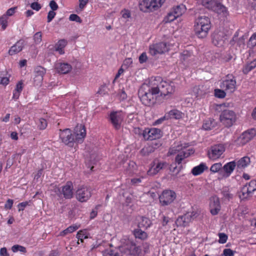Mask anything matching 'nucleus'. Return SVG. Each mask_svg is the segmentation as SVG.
<instances>
[{
	"label": "nucleus",
	"mask_w": 256,
	"mask_h": 256,
	"mask_svg": "<svg viewBox=\"0 0 256 256\" xmlns=\"http://www.w3.org/2000/svg\"><path fill=\"white\" fill-rule=\"evenodd\" d=\"M30 8L36 11H38L42 8L41 5L37 2H33L30 4Z\"/></svg>",
	"instance_id": "nucleus-56"
},
{
	"label": "nucleus",
	"mask_w": 256,
	"mask_h": 256,
	"mask_svg": "<svg viewBox=\"0 0 256 256\" xmlns=\"http://www.w3.org/2000/svg\"><path fill=\"white\" fill-rule=\"evenodd\" d=\"M210 170L214 173L219 172L220 174L222 172V168L221 163H216L212 166Z\"/></svg>",
	"instance_id": "nucleus-40"
},
{
	"label": "nucleus",
	"mask_w": 256,
	"mask_h": 256,
	"mask_svg": "<svg viewBox=\"0 0 256 256\" xmlns=\"http://www.w3.org/2000/svg\"><path fill=\"white\" fill-rule=\"evenodd\" d=\"M68 42L64 39H62L58 41L55 44V50L58 52L60 54H64V48L66 46Z\"/></svg>",
	"instance_id": "nucleus-30"
},
{
	"label": "nucleus",
	"mask_w": 256,
	"mask_h": 256,
	"mask_svg": "<svg viewBox=\"0 0 256 256\" xmlns=\"http://www.w3.org/2000/svg\"><path fill=\"white\" fill-rule=\"evenodd\" d=\"M188 147L187 144H185L184 146H182V144L178 145L176 146H174L170 148L168 151V154L170 155H172L176 154L177 152H180L182 149H185Z\"/></svg>",
	"instance_id": "nucleus-38"
},
{
	"label": "nucleus",
	"mask_w": 256,
	"mask_h": 256,
	"mask_svg": "<svg viewBox=\"0 0 256 256\" xmlns=\"http://www.w3.org/2000/svg\"><path fill=\"white\" fill-rule=\"evenodd\" d=\"M177 17L172 12H170L167 16L164 18L163 22L164 23L170 22L176 20Z\"/></svg>",
	"instance_id": "nucleus-42"
},
{
	"label": "nucleus",
	"mask_w": 256,
	"mask_h": 256,
	"mask_svg": "<svg viewBox=\"0 0 256 256\" xmlns=\"http://www.w3.org/2000/svg\"><path fill=\"white\" fill-rule=\"evenodd\" d=\"M56 14V12L53 10H50L48 15V22H50L52 19L54 18Z\"/></svg>",
	"instance_id": "nucleus-59"
},
{
	"label": "nucleus",
	"mask_w": 256,
	"mask_h": 256,
	"mask_svg": "<svg viewBox=\"0 0 256 256\" xmlns=\"http://www.w3.org/2000/svg\"><path fill=\"white\" fill-rule=\"evenodd\" d=\"M60 138L62 142L70 147H73L76 142L71 130L69 128H66L63 130H60Z\"/></svg>",
	"instance_id": "nucleus-10"
},
{
	"label": "nucleus",
	"mask_w": 256,
	"mask_h": 256,
	"mask_svg": "<svg viewBox=\"0 0 256 256\" xmlns=\"http://www.w3.org/2000/svg\"><path fill=\"white\" fill-rule=\"evenodd\" d=\"M225 40L226 38L222 32H215L212 35V42L214 45L218 47L223 46Z\"/></svg>",
	"instance_id": "nucleus-22"
},
{
	"label": "nucleus",
	"mask_w": 256,
	"mask_h": 256,
	"mask_svg": "<svg viewBox=\"0 0 256 256\" xmlns=\"http://www.w3.org/2000/svg\"><path fill=\"white\" fill-rule=\"evenodd\" d=\"M247 45L250 48H253L256 46V36L254 34L250 38Z\"/></svg>",
	"instance_id": "nucleus-48"
},
{
	"label": "nucleus",
	"mask_w": 256,
	"mask_h": 256,
	"mask_svg": "<svg viewBox=\"0 0 256 256\" xmlns=\"http://www.w3.org/2000/svg\"><path fill=\"white\" fill-rule=\"evenodd\" d=\"M165 0H141L139 8L144 12H148L156 10L162 6Z\"/></svg>",
	"instance_id": "nucleus-3"
},
{
	"label": "nucleus",
	"mask_w": 256,
	"mask_h": 256,
	"mask_svg": "<svg viewBox=\"0 0 256 256\" xmlns=\"http://www.w3.org/2000/svg\"><path fill=\"white\" fill-rule=\"evenodd\" d=\"M8 18L6 16H2L0 17V26H2V30H4L8 26Z\"/></svg>",
	"instance_id": "nucleus-43"
},
{
	"label": "nucleus",
	"mask_w": 256,
	"mask_h": 256,
	"mask_svg": "<svg viewBox=\"0 0 256 256\" xmlns=\"http://www.w3.org/2000/svg\"><path fill=\"white\" fill-rule=\"evenodd\" d=\"M222 194L223 196V198L225 200H230L233 197V195L230 192L228 188H222Z\"/></svg>",
	"instance_id": "nucleus-41"
},
{
	"label": "nucleus",
	"mask_w": 256,
	"mask_h": 256,
	"mask_svg": "<svg viewBox=\"0 0 256 256\" xmlns=\"http://www.w3.org/2000/svg\"><path fill=\"white\" fill-rule=\"evenodd\" d=\"M76 238L78 240H80L82 242L84 239L88 238L86 231V230H80L76 234Z\"/></svg>",
	"instance_id": "nucleus-44"
},
{
	"label": "nucleus",
	"mask_w": 256,
	"mask_h": 256,
	"mask_svg": "<svg viewBox=\"0 0 256 256\" xmlns=\"http://www.w3.org/2000/svg\"><path fill=\"white\" fill-rule=\"evenodd\" d=\"M256 135V130L254 128L244 132L235 140L234 144L238 146H242L252 140Z\"/></svg>",
	"instance_id": "nucleus-8"
},
{
	"label": "nucleus",
	"mask_w": 256,
	"mask_h": 256,
	"mask_svg": "<svg viewBox=\"0 0 256 256\" xmlns=\"http://www.w3.org/2000/svg\"><path fill=\"white\" fill-rule=\"evenodd\" d=\"M256 67V60H254L250 62H248L243 68L242 72L244 74H247L250 71Z\"/></svg>",
	"instance_id": "nucleus-35"
},
{
	"label": "nucleus",
	"mask_w": 256,
	"mask_h": 256,
	"mask_svg": "<svg viewBox=\"0 0 256 256\" xmlns=\"http://www.w3.org/2000/svg\"><path fill=\"white\" fill-rule=\"evenodd\" d=\"M120 247L117 248H110L105 250L103 252L104 256H121L120 252Z\"/></svg>",
	"instance_id": "nucleus-29"
},
{
	"label": "nucleus",
	"mask_w": 256,
	"mask_h": 256,
	"mask_svg": "<svg viewBox=\"0 0 256 256\" xmlns=\"http://www.w3.org/2000/svg\"><path fill=\"white\" fill-rule=\"evenodd\" d=\"M218 236V242L220 244H224L228 240V236L226 234H225L224 233H219Z\"/></svg>",
	"instance_id": "nucleus-51"
},
{
	"label": "nucleus",
	"mask_w": 256,
	"mask_h": 256,
	"mask_svg": "<svg viewBox=\"0 0 256 256\" xmlns=\"http://www.w3.org/2000/svg\"><path fill=\"white\" fill-rule=\"evenodd\" d=\"M74 134L76 142H82L86 136V130L84 126L82 124H78L74 128Z\"/></svg>",
	"instance_id": "nucleus-18"
},
{
	"label": "nucleus",
	"mask_w": 256,
	"mask_h": 256,
	"mask_svg": "<svg viewBox=\"0 0 256 256\" xmlns=\"http://www.w3.org/2000/svg\"><path fill=\"white\" fill-rule=\"evenodd\" d=\"M220 120L225 126H232L236 121L235 112L229 110H224L220 115Z\"/></svg>",
	"instance_id": "nucleus-6"
},
{
	"label": "nucleus",
	"mask_w": 256,
	"mask_h": 256,
	"mask_svg": "<svg viewBox=\"0 0 256 256\" xmlns=\"http://www.w3.org/2000/svg\"><path fill=\"white\" fill-rule=\"evenodd\" d=\"M98 94L101 96H104L106 94H108V91L106 90V85H102L100 88L99 90H98Z\"/></svg>",
	"instance_id": "nucleus-57"
},
{
	"label": "nucleus",
	"mask_w": 256,
	"mask_h": 256,
	"mask_svg": "<svg viewBox=\"0 0 256 256\" xmlns=\"http://www.w3.org/2000/svg\"><path fill=\"white\" fill-rule=\"evenodd\" d=\"M12 250L14 252L20 251L24 253L26 252V248L19 245H14L12 246Z\"/></svg>",
	"instance_id": "nucleus-49"
},
{
	"label": "nucleus",
	"mask_w": 256,
	"mask_h": 256,
	"mask_svg": "<svg viewBox=\"0 0 256 256\" xmlns=\"http://www.w3.org/2000/svg\"><path fill=\"white\" fill-rule=\"evenodd\" d=\"M110 122L116 130L120 129L122 121V116L120 112H114L110 115Z\"/></svg>",
	"instance_id": "nucleus-17"
},
{
	"label": "nucleus",
	"mask_w": 256,
	"mask_h": 256,
	"mask_svg": "<svg viewBox=\"0 0 256 256\" xmlns=\"http://www.w3.org/2000/svg\"><path fill=\"white\" fill-rule=\"evenodd\" d=\"M216 0H202V4L206 8L212 10L216 4Z\"/></svg>",
	"instance_id": "nucleus-39"
},
{
	"label": "nucleus",
	"mask_w": 256,
	"mask_h": 256,
	"mask_svg": "<svg viewBox=\"0 0 256 256\" xmlns=\"http://www.w3.org/2000/svg\"><path fill=\"white\" fill-rule=\"evenodd\" d=\"M55 68L58 72L66 74L71 70L72 66L67 62H58L55 64Z\"/></svg>",
	"instance_id": "nucleus-21"
},
{
	"label": "nucleus",
	"mask_w": 256,
	"mask_h": 256,
	"mask_svg": "<svg viewBox=\"0 0 256 256\" xmlns=\"http://www.w3.org/2000/svg\"><path fill=\"white\" fill-rule=\"evenodd\" d=\"M234 252L230 248H226L223 250V255L224 256H234Z\"/></svg>",
	"instance_id": "nucleus-55"
},
{
	"label": "nucleus",
	"mask_w": 256,
	"mask_h": 256,
	"mask_svg": "<svg viewBox=\"0 0 256 256\" xmlns=\"http://www.w3.org/2000/svg\"><path fill=\"white\" fill-rule=\"evenodd\" d=\"M24 47V40H20L12 46L8 50L10 55H14L21 52Z\"/></svg>",
	"instance_id": "nucleus-25"
},
{
	"label": "nucleus",
	"mask_w": 256,
	"mask_h": 256,
	"mask_svg": "<svg viewBox=\"0 0 256 256\" xmlns=\"http://www.w3.org/2000/svg\"><path fill=\"white\" fill-rule=\"evenodd\" d=\"M197 213L195 212H188L182 216H179L175 223L178 227H186L195 218L197 217Z\"/></svg>",
	"instance_id": "nucleus-7"
},
{
	"label": "nucleus",
	"mask_w": 256,
	"mask_h": 256,
	"mask_svg": "<svg viewBox=\"0 0 256 256\" xmlns=\"http://www.w3.org/2000/svg\"><path fill=\"white\" fill-rule=\"evenodd\" d=\"M224 151L225 148L222 144H219L212 146L208 152V157L210 160H217Z\"/></svg>",
	"instance_id": "nucleus-13"
},
{
	"label": "nucleus",
	"mask_w": 256,
	"mask_h": 256,
	"mask_svg": "<svg viewBox=\"0 0 256 256\" xmlns=\"http://www.w3.org/2000/svg\"><path fill=\"white\" fill-rule=\"evenodd\" d=\"M168 120V117L166 116V114L164 116H162V117L158 119L157 120H156L154 122V124L156 125V124H160L164 120Z\"/></svg>",
	"instance_id": "nucleus-60"
},
{
	"label": "nucleus",
	"mask_w": 256,
	"mask_h": 256,
	"mask_svg": "<svg viewBox=\"0 0 256 256\" xmlns=\"http://www.w3.org/2000/svg\"><path fill=\"white\" fill-rule=\"evenodd\" d=\"M92 196L90 188L86 186H82L76 191V198L80 202H86Z\"/></svg>",
	"instance_id": "nucleus-12"
},
{
	"label": "nucleus",
	"mask_w": 256,
	"mask_h": 256,
	"mask_svg": "<svg viewBox=\"0 0 256 256\" xmlns=\"http://www.w3.org/2000/svg\"><path fill=\"white\" fill-rule=\"evenodd\" d=\"M194 152V150L192 148L188 150L182 149L180 152H178V154L176 156V162L178 164H180L182 160H184L186 158H188L191 154H193Z\"/></svg>",
	"instance_id": "nucleus-20"
},
{
	"label": "nucleus",
	"mask_w": 256,
	"mask_h": 256,
	"mask_svg": "<svg viewBox=\"0 0 256 256\" xmlns=\"http://www.w3.org/2000/svg\"><path fill=\"white\" fill-rule=\"evenodd\" d=\"M166 114L168 119L179 120L182 118L184 115L182 112L176 109L172 110Z\"/></svg>",
	"instance_id": "nucleus-27"
},
{
	"label": "nucleus",
	"mask_w": 256,
	"mask_h": 256,
	"mask_svg": "<svg viewBox=\"0 0 256 256\" xmlns=\"http://www.w3.org/2000/svg\"><path fill=\"white\" fill-rule=\"evenodd\" d=\"M208 170V167L204 162L200 163L199 165L194 166L192 170V174L195 176L202 174L204 170Z\"/></svg>",
	"instance_id": "nucleus-26"
},
{
	"label": "nucleus",
	"mask_w": 256,
	"mask_h": 256,
	"mask_svg": "<svg viewBox=\"0 0 256 256\" xmlns=\"http://www.w3.org/2000/svg\"><path fill=\"white\" fill-rule=\"evenodd\" d=\"M13 203H14V202H13L12 200H11V199L8 200L6 203L5 204L4 208L6 209H9V210L10 209L12 206Z\"/></svg>",
	"instance_id": "nucleus-62"
},
{
	"label": "nucleus",
	"mask_w": 256,
	"mask_h": 256,
	"mask_svg": "<svg viewBox=\"0 0 256 256\" xmlns=\"http://www.w3.org/2000/svg\"><path fill=\"white\" fill-rule=\"evenodd\" d=\"M192 52L188 50H184L180 54V60L184 63V64L187 66L189 64V61L192 58Z\"/></svg>",
	"instance_id": "nucleus-28"
},
{
	"label": "nucleus",
	"mask_w": 256,
	"mask_h": 256,
	"mask_svg": "<svg viewBox=\"0 0 256 256\" xmlns=\"http://www.w3.org/2000/svg\"><path fill=\"white\" fill-rule=\"evenodd\" d=\"M120 250L122 252L128 255L138 256L141 252L140 248L129 240L120 246Z\"/></svg>",
	"instance_id": "nucleus-4"
},
{
	"label": "nucleus",
	"mask_w": 256,
	"mask_h": 256,
	"mask_svg": "<svg viewBox=\"0 0 256 256\" xmlns=\"http://www.w3.org/2000/svg\"><path fill=\"white\" fill-rule=\"evenodd\" d=\"M134 234L136 238L144 240L148 238V234L140 228H137L134 231Z\"/></svg>",
	"instance_id": "nucleus-36"
},
{
	"label": "nucleus",
	"mask_w": 256,
	"mask_h": 256,
	"mask_svg": "<svg viewBox=\"0 0 256 256\" xmlns=\"http://www.w3.org/2000/svg\"><path fill=\"white\" fill-rule=\"evenodd\" d=\"M252 194V192H249V188L247 184H246L244 187L242 188L240 192V197L242 199L246 198Z\"/></svg>",
	"instance_id": "nucleus-37"
},
{
	"label": "nucleus",
	"mask_w": 256,
	"mask_h": 256,
	"mask_svg": "<svg viewBox=\"0 0 256 256\" xmlns=\"http://www.w3.org/2000/svg\"><path fill=\"white\" fill-rule=\"evenodd\" d=\"M148 57L146 53L143 52L139 56V62L140 64H142L146 61Z\"/></svg>",
	"instance_id": "nucleus-61"
},
{
	"label": "nucleus",
	"mask_w": 256,
	"mask_h": 256,
	"mask_svg": "<svg viewBox=\"0 0 256 256\" xmlns=\"http://www.w3.org/2000/svg\"><path fill=\"white\" fill-rule=\"evenodd\" d=\"M69 20L71 21H75L80 23L82 22L80 18L76 14H71L70 16Z\"/></svg>",
	"instance_id": "nucleus-52"
},
{
	"label": "nucleus",
	"mask_w": 256,
	"mask_h": 256,
	"mask_svg": "<svg viewBox=\"0 0 256 256\" xmlns=\"http://www.w3.org/2000/svg\"><path fill=\"white\" fill-rule=\"evenodd\" d=\"M236 162L234 161L226 163L222 168V174L224 178H226L230 176L236 166Z\"/></svg>",
	"instance_id": "nucleus-23"
},
{
	"label": "nucleus",
	"mask_w": 256,
	"mask_h": 256,
	"mask_svg": "<svg viewBox=\"0 0 256 256\" xmlns=\"http://www.w3.org/2000/svg\"><path fill=\"white\" fill-rule=\"evenodd\" d=\"M176 86L172 82L162 80L160 77L152 78L148 84H143L138 91V98L142 103L148 106L154 105L155 96L160 94L164 98H169L174 94Z\"/></svg>",
	"instance_id": "nucleus-1"
},
{
	"label": "nucleus",
	"mask_w": 256,
	"mask_h": 256,
	"mask_svg": "<svg viewBox=\"0 0 256 256\" xmlns=\"http://www.w3.org/2000/svg\"><path fill=\"white\" fill-rule=\"evenodd\" d=\"M152 166L148 171V174L150 176H154L157 174L160 170L166 168L168 166L166 162H160L155 160L151 164Z\"/></svg>",
	"instance_id": "nucleus-16"
},
{
	"label": "nucleus",
	"mask_w": 256,
	"mask_h": 256,
	"mask_svg": "<svg viewBox=\"0 0 256 256\" xmlns=\"http://www.w3.org/2000/svg\"><path fill=\"white\" fill-rule=\"evenodd\" d=\"M222 89L229 92H233L236 88V80L232 74H228L220 84Z\"/></svg>",
	"instance_id": "nucleus-9"
},
{
	"label": "nucleus",
	"mask_w": 256,
	"mask_h": 256,
	"mask_svg": "<svg viewBox=\"0 0 256 256\" xmlns=\"http://www.w3.org/2000/svg\"><path fill=\"white\" fill-rule=\"evenodd\" d=\"M249 188V192L252 193L256 190V180H250L248 184H247Z\"/></svg>",
	"instance_id": "nucleus-47"
},
{
	"label": "nucleus",
	"mask_w": 256,
	"mask_h": 256,
	"mask_svg": "<svg viewBox=\"0 0 256 256\" xmlns=\"http://www.w3.org/2000/svg\"><path fill=\"white\" fill-rule=\"evenodd\" d=\"M210 26V21L208 17L199 16L196 19L194 26L195 34L199 38H204L208 35Z\"/></svg>",
	"instance_id": "nucleus-2"
},
{
	"label": "nucleus",
	"mask_w": 256,
	"mask_h": 256,
	"mask_svg": "<svg viewBox=\"0 0 256 256\" xmlns=\"http://www.w3.org/2000/svg\"><path fill=\"white\" fill-rule=\"evenodd\" d=\"M33 40L36 44H40L42 40V34L40 32H36L33 36Z\"/></svg>",
	"instance_id": "nucleus-45"
},
{
	"label": "nucleus",
	"mask_w": 256,
	"mask_h": 256,
	"mask_svg": "<svg viewBox=\"0 0 256 256\" xmlns=\"http://www.w3.org/2000/svg\"><path fill=\"white\" fill-rule=\"evenodd\" d=\"M28 204V202H24L20 203L18 206V210L21 211L23 210L24 208Z\"/></svg>",
	"instance_id": "nucleus-63"
},
{
	"label": "nucleus",
	"mask_w": 256,
	"mask_h": 256,
	"mask_svg": "<svg viewBox=\"0 0 256 256\" xmlns=\"http://www.w3.org/2000/svg\"><path fill=\"white\" fill-rule=\"evenodd\" d=\"M168 50L167 44L164 42H161L150 45L149 47V52L152 56L157 54H162Z\"/></svg>",
	"instance_id": "nucleus-14"
},
{
	"label": "nucleus",
	"mask_w": 256,
	"mask_h": 256,
	"mask_svg": "<svg viewBox=\"0 0 256 256\" xmlns=\"http://www.w3.org/2000/svg\"><path fill=\"white\" fill-rule=\"evenodd\" d=\"M225 91L226 90L223 89H216L214 90V95L218 98H224L226 96Z\"/></svg>",
	"instance_id": "nucleus-46"
},
{
	"label": "nucleus",
	"mask_w": 256,
	"mask_h": 256,
	"mask_svg": "<svg viewBox=\"0 0 256 256\" xmlns=\"http://www.w3.org/2000/svg\"><path fill=\"white\" fill-rule=\"evenodd\" d=\"M48 125L47 122L44 118H40L39 122L38 123V127L40 130H44Z\"/></svg>",
	"instance_id": "nucleus-50"
},
{
	"label": "nucleus",
	"mask_w": 256,
	"mask_h": 256,
	"mask_svg": "<svg viewBox=\"0 0 256 256\" xmlns=\"http://www.w3.org/2000/svg\"><path fill=\"white\" fill-rule=\"evenodd\" d=\"M210 206L211 208L210 212L213 215L218 214L220 210L219 198L217 197H213L210 200Z\"/></svg>",
	"instance_id": "nucleus-24"
},
{
	"label": "nucleus",
	"mask_w": 256,
	"mask_h": 256,
	"mask_svg": "<svg viewBox=\"0 0 256 256\" xmlns=\"http://www.w3.org/2000/svg\"><path fill=\"white\" fill-rule=\"evenodd\" d=\"M176 192L172 190H164L159 197L160 203L163 206H168L176 199Z\"/></svg>",
	"instance_id": "nucleus-11"
},
{
	"label": "nucleus",
	"mask_w": 256,
	"mask_h": 256,
	"mask_svg": "<svg viewBox=\"0 0 256 256\" xmlns=\"http://www.w3.org/2000/svg\"><path fill=\"white\" fill-rule=\"evenodd\" d=\"M79 1V8L82 11L86 7L88 2V0H78Z\"/></svg>",
	"instance_id": "nucleus-54"
},
{
	"label": "nucleus",
	"mask_w": 256,
	"mask_h": 256,
	"mask_svg": "<svg viewBox=\"0 0 256 256\" xmlns=\"http://www.w3.org/2000/svg\"><path fill=\"white\" fill-rule=\"evenodd\" d=\"M16 9V7L11 8L8 10L6 14H4L3 16H6V17L8 18V16H12L14 14Z\"/></svg>",
	"instance_id": "nucleus-58"
},
{
	"label": "nucleus",
	"mask_w": 256,
	"mask_h": 256,
	"mask_svg": "<svg viewBox=\"0 0 256 256\" xmlns=\"http://www.w3.org/2000/svg\"><path fill=\"white\" fill-rule=\"evenodd\" d=\"M73 190L72 182L70 181H68L65 185L61 188H54V192L60 197L63 195L66 199H70L73 196Z\"/></svg>",
	"instance_id": "nucleus-5"
},
{
	"label": "nucleus",
	"mask_w": 256,
	"mask_h": 256,
	"mask_svg": "<svg viewBox=\"0 0 256 256\" xmlns=\"http://www.w3.org/2000/svg\"><path fill=\"white\" fill-rule=\"evenodd\" d=\"M250 162V161L249 157L244 156L238 161L236 165L238 168H244L248 166Z\"/></svg>",
	"instance_id": "nucleus-31"
},
{
	"label": "nucleus",
	"mask_w": 256,
	"mask_h": 256,
	"mask_svg": "<svg viewBox=\"0 0 256 256\" xmlns=\"http://www.w3.org/2000/svg\"><path fill=\"white\" fill-rule=\"evenodd\" d=\"M151 220L148 218L142 216L141 220L138 223V227L140 228H148L152 225Z\"/></svg>",
	"instance_id": "nucleus-34"
},
{
	"label": "nucleus",
	"mask_w": 256,
	"mask_h": 256,
	"mask_svg": "<svg viewBox=\"0 0 256 256\" xmlns=\"http://www.w3.org/2000/svg\"><path fill=\"white\" fill-rule=\"evenodd\" d=\"M50 6L52 10H56L58 8V6L56 2L54 0H51L50 2Z\"/></svg>",
	"instance_id": "nucleus-64"
},
{
	"label": "nucleus",
	"mask_w": 256,
	"mask_h": 256,
	"mask_svg": "<svg viewBox=\"0 0 256 256\" xmlns=\"http://www.w3.org/2000/svg\"><path fill=\"white\" fill-rule=\"evenodd\" d=\"M212 10L218 14H224L226 12V8L222 4L216 1V4Z\"/></svg>",
	"instance_id": "nucleus-33"
},
{
	"label": "nucleus",
	"mask_w": 256,
	"mask_h": 256,
	"mask_svg": "<svg viewBox=\"0 0 256 256\" xmlns=\"http://www.w3.org/2000/svg\"><path fill=\"white\" fill-rule=\"evenodd\" d=\"M162 132L157 128H146L144 131L143 136L146 140H152L160 138L162 136Z\"/></svg>",
	"instance_id": "nucleus-15"
},
{
	"label": "nucleus",
	"mask_w": 256,
	"mask_h": 256,
	"mask_svg": "<svg viewBox=\"0 0 256 256\" xmlns=\"http://www.w3.org/2000/svg\"><path fill=\"white\" fill-rule=\"evenodd\" d=\"M100 206V205H97L94 208V209L92 210V211L90 212V220H92L98 214V210Z\"/></svg>",
	"instance_id": "nucleus-53"
},
{
	"label": "nucleus",
	"mask_w": 256,
	"mask_h": 256,
	"mask_svg": "<svg viewBox=\"0 0 256 256\" xmlns=\"http://www.w3.org/2000/svg\"><path fill=\"white\" fill-rule=\"evenodd\" d=\"M46 72V69L41 66H38L34 68V82L36 85L38 86L41 84Z\"/></svg>",
	"instance_id": "nucleus-19"
},
{
	"label": "nucleus",
	"mask_w": 256,
	"mask_h": 256,
	"mask_svg": "<svg viewBox=\"0 0 256 256\" xmlns=\"http://www.w3.org/2000/svg\"><path fill=\"white\" fill-rule=\"evenodd\" d=\"M177 17L181 16L186 11L185 6L182 4L174 7L171 10Z\"/></svg>",
	"instance_id": "nucleus-32"
}]
</instances>
